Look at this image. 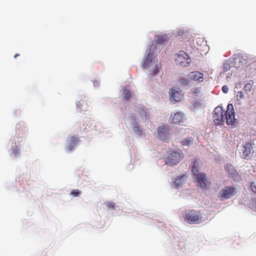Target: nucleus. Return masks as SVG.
I'll return each instance as SVG.
<instances>
[{
    "label": "nucleus",
    "mask_w": 256,
    "mask_h": 256,
    "mask_svg": "<svg viewBox=\"0 0 256 256\" xmlns=\"http://www.w3.org/2000/svg\"><path fill=\"white\" fill-rule=\"evenodd\" d=\"M184 218L190 224H198L203 221L202 214L200 210H186Z\"/></svg>",
    "instance_id": "2"
},
{
    "label": "nucleus",
    "mask_w": 256,
    "mask_h": 256,
    "mask_svg": "<svg viewBox=\"0 0 256 256\" xmlns=\"http://www.w3.org/2000/svg\"><path fill=\"white\" fill-rule=\"evenodd\" d=\"M231 169H235L234 167L230 165L226 166V168L225 169L226 172L228 176L232 175V174H233V170H231Z\"/></svg>",
    "instance_id": "27"
},
{
    "label": "nucleus",
    "mask_w": 256,
    "mask_h": 256,
    "mask_svg": "<svg viewBox=\"0 0 256 256\" xmlns=\"http://www.w3.org/2000/svg\"><path fill=\"white\" fill-rule=\"evenodd\" d=\"M244 148L243 156L244 158H247L254 152L253 146L250 142L246 143L244 146Z\"/></svg>",
    "instance_id": "10"
},
{
    "label": "nucleus",
    "mask_w": 256,
    "mask_h": 256,
    "mask_svg": "<svg viewBox=\"0 0 256 256\" xmlns=\"http://www.w3.org/2000/svg\"><path fill=\"white\" fill-rule=\"evenodd\" d=\"M78 142L79 140L77 137L75 136H71L70 138L68 146L66 148V150L68 152L72 151L74 148L76 146V144L78 143Z\"/></svg>",
    "instance_id": "14"
},
{
    "label": "nucleus",
    "mask_w": 256,
    "mask_h": 256,
    "mask_svg": "<svg viewBox=\"0 0 256 256\" xmlns=\"http://www.w3.org/2000/svg\"><path fill=\"white\" fill-rule=\"evenodd\" d=\"M186 179V176H179L175 181L174 183L177 187H180Z\"/></svg>",
    "instance_id": "22"
},
{
    "label": "nucleus",
    "mask_w": 256,
    "mask_h": 256,
    "mask_svg": "<svg viewBox=\"0 0 256 256\" xmlns=\"http://www.w3.org/2000/svg\"><path fill=\"white\" fill-rule=\"evenodd\" d=\"M136 126L134 127V131L136 134L140 136L142 134V130L139 126H137L138 124L136 122Z\"/></svg>",
    "instance_id": "25"
},
{
    "label": "nucleus",
    "mask_w": 256,
    "mask_h": 256,
    "mask_svg": "<svg viewBox=\"0 0 256 256\" xmlns=\"http://www.w3.org/2000/svg\"><path fill=\"white\" fill-rule=\"evenodd\" d=\"M225 118L228 125L236 126V119L233 105L229 104L227 106L226 111L225 112Z\"/></svg>",
    "instance_id": "4"
},
{
    "label": "nucleus",
    "mask_w": 256,
    "mask_h": 256,
    "mask_svg": "<svg viewBox=\"0 0 256 256\" xmlns=\"http://www.w3.org/2000/svg\"><path fill=\"white\" fill-rule=\"evenodd\" d=\"M233 170V174L231 176H229L230 178L234 181H239L241 180L240 176L238 174V172L235 169H231Z\"/></svg>",
    "instance_id": "20"
},
{
    "label": "nucleus",
    "mask_w": 256,
    "mask_h": 256,
    "mask_svg": "<svg viewBox=\"0 0 256 256\" xmlns=\"http://www.w3.org/2000/svg\"><path fill=\"white\" fill-rule=\"evenodd\" d=\"M237 193L236 188L233 187H225V199L232 198Z\"/></svg>",
    "instance_id": "15"
},
{
    "label": "nucleus",
    "mask_w": 256,
    "mask_h": 256,
    "mask_svg": "<svg viewBox=\"0 0 256 256\" xmlns=\"http://www.w3.org/2000/svg\"><path fill=\"white\" fill-rule=\"evenodd\" d=\"M106 206L108 208H114V202H108L106 204Z\"/></svg>",
    "instance_id": "31"
},
{
    "label": "nucleus",
    "mask_w": 256,
    "mask_h": 256,
    "mask_svg": "<svg viewBox=\"0 0 256 256\" xmlns=\"http://www.w3.org/2000/svg\"><path fill=\"white\" fill-rule=\"evenodd\" d=\"M224 111L221 106L216 107L214 110V122L216 124H221L223 122Z\"/></svg>",
    "instance_id": "6"
},
{
    "label": "nucleus",
    "mask_w": 256,
    "mask_h": 256,
    "mask_svg": "<svg viewBox=\"0 0 256 256\" xmlns=\"http://www.w3.org/2000/svg\"><path fill=\"white\" fill-rule=\"evenodd\" d=\"M220 196L222 197H224V191H223L222 190L221 192Z\"/></svg>",
    "instance_id": "36"
},
{
    "label": "nucleus",
    "mask_w": 256,
    "mask_h": 256,
    "mask_svg": "<svg viewBox=\"0 0 256 256\" xmlns=\"http://www.w3.org/2000/svg\"><path fill=\"white\" fill-rule=\"evenodd\" d=\"M192 172L195 176L196 182L197 184L202 188H204L210 184L206 175L204 173L200 172V164L196 160L192 162Z\"/></svg>",
    "instance_id": "1"
},
{
    "label": "nucleus",
    "mask_w": 256,
    "mask_h": 256,
    "mask_svg": "<svg viewBox=\"0 0 256 256\" xmlns=\"http://www.w3.org/2000/svg\"><path fill=\"white\" fill-rule=\"evenodd\" d=\"M188 78L190 80L201 82L204 80V74L198 71L192 72L188 74Z\"/></svg>",
    "instance_id": "8"
},
{
    "label": "nucleus",
    "mask_w": 256,
    "mask_h": 256,
    "mask_svg": "<svg viewBox=\"0 0 256 256\" xmlns=\"http://www.w3.org/2000/svg\"><path fill=\"white\" fill-rule=\"evenodd\" d=\"M192 142L193 138L192 137H188L186 138H184L180 142L181 144L183 146H190L192 144Z\"/></svg>",
    "instance_id": "19"
},
{
    "label": "nucleus",
    "mask_w": 256,
    "mask_h": 256,
    "mask_svg": "<svg viewBox=\"0 0 256 256\" xmlns=\"http://www.w3.org/2000/svg\"><path fill=\"white\" fill-rule=\"evenodd\" d=\"M184 118L183 114L176 112L172 117L171 121L172 124H181L184 122Z\"/></svg>",
    "instance_id": "12"
},
{
    "label": "nucleus",
    "mask_w": 256,
    "mask_h": 256,
    "mask_svg": "<svg viewBox=\"0 0 256 256\" xmlns=\"http://www.w3.org/2000/svg\"><path fill=\"white\" fill-rule=\"evenodd\" d=\"M200 102H194V106H196L198 105H200Z\"/></svg>",
    "instance_id": "35"
},
{
    "label": "nucleus",
    "mask_w": 256,
    "mask_h": 256,
    "mask_svg": "<svg viewBox=\"0 0 256 256\" xmlns=\"http://www.w3.org/2000/svg\"><path fill=\"white\" fill-rule=\"evenodd\" d=\"M224 86H222V90L223 92H224Z\"/></svg>",
    "instance_id": "39"
},
{
    "label": "nucleus",
    "mask_w": 256,
    "mask_h": 256,
    "mask_svg": "<svg viewBox=\"0 0 256 256\" xmlns=\"http://www.w3.org/2000/svg\"><path fill=\"white\" fill-rule=\"evenodd\" d=\"M155 41L159 44H163L167 41V36H158L155 38Z\"/></svg>",
    "instance_id": "18"
},
{
    "label": "nucleus",
    "mask_w": 256,
    "mask_h": 256,
    "mask_svg": "<svg viewBox=\"0 0 256 256\" xmlns=\"http://www.w3.org/2000/svg\"><path fill=\"white\" fill-rule=\"evenodd\" d=\"M124 96L126 100H129L132 97V94L130 92L126 89H124Z\"/></svg>",
    "instance_id": "24"
},
{
    "label": "nucleus",
    "mask_w": 256,
    "mask_h": 256,
    "mask_svg": "<svg viewBox=\"0 0 256 256\" xmlns=\"http://www.w3.org/2000/svg\"><path fill=\"white\" fill-rule=\"evenodd\" d=\"M192 98L194 100H202V94L200 88H196L192 90Z\"/></svg>",
    "instance_id": "16"
},
{
    "label": "nucleus",
    "mask_w": 256,
    "mask_h": 256,
    "mask_svg": "<svg viewBox=\"0 0 256 256\" xmlns=\"http://www.w3.org/2000/svg\"><path fill=\"white\" fill-rule=\"evenodd\" d=\"M12 153L16 156L19 153V148L17 146H15L12 148Z\"/></svg>",
    "instance_id": "30"
},
{
    "label": "nucleus",
    "mask_w": 256,
    "mask_h": 256,
    "mask_svg": "<svg viewBox=\"0 0 256 256\" xmlns=\"http://www.w3.org/2000/svg\"><path fill=\"white\" fill-rule=\"evenodd\" d=\"M254 210L256 212V207L254 208Z\"/></svg>",
    "instance_id": "40"
},
{
    "label": "nucleus",
    "mask_w": 256,
    "mask_h": 256,
    "mask_svg": "<svg viewBox=\"0 0 256 256\" xmlns=\"http://www.w3.org/2000/svg\"><path fill=\"white\" fill-rule=\"evenodd\" d=\"M228 90V88L225 86V90L224 92L226 93Z\"/></svg>",
    "instance_id": "37"
},
{
    "label": "nucleus",
    "mask_w": 256,
    "mask_h": 256,
    "mask_svg": "<svg viewBox=\"0 0 256 256\" xmlns=\"http://www.w3.org/2000/svg\"><path fill=\"white\" fill-rule=\"evenodd\" d=\"M84 98V99H81L78 100L76 103L77 108L80 111H86L88 107V104L87 102V100Z\"/></svg>",
    "instance_id": "13"
},
{
    "label": "nucleus",
    "mask_w": 256,
    "mask_h": 256,
    "mask_svg": "<svg viewBox=\"0 0 256 256\" xmlns=\"http://www.w3.org/2000/svg\"><path fill=\"white\" fill-rule=\"evenodd\" d=\"M158 133L160 140H166L169 136V128L168 126L164 125L160 126L158 130Z\"/></svg>",
    "instance_id": "7"
},
{
    "label": "nucleus",
    "mask_w": 256,
    "mask_h": 256,
    "mask_svg": "<svg viewBox=\"0 0 256 256\" xmlns=\"http://www.w3.org/2000/svg\"><path fill=\"white\" fill-rule=\"evenodd\" d=\"M252 88V84L250 82L246 84L244 88V90L246 92H248L251 90Z\"/></svg>",
    "instance_id": "29"
},
{
    "label": "nucleus",
    "mask_w": 256,
    "mask_h": 256,
    "mask_svg": "<svg viewBox=\"0 0 256 256\" xmlns=\"http://www.w3.org/2000/svg\"><path fill=\"white\" fill-rule=\"evenodd\" d=\"M190 80L188 78V79H186V78H181L180 79V84H182V85H188L189 84V82H190Z\"/></svg>",
    "instance_id": "28"
},
{
    "label": "nucleus",
    "mask_w": 256,
    "mask_h": 256,
    "mask_svg": "<svg viewBox=\"0 0 256 256\" xmlns=\"http://www.w3.org/2000/svg\"><path fill=\"white\" fill-rule=\"evenodd\" d=\"M19 56V54H15V55H14V58H16L17 56Z\"/></svg>",
    "instance_id": "38"
},
{
    "label": "nucleus",
    "mask_w": 256,
    "mask_h": 256,
    "mask_svg": "<svg viewBox=\"0 0 256 256\" xmlns=\"http://www.w3.org/2000/svg\"><path fill=\"white\" fill-rule=\"evenodd\" d=\"M176 64L182 67L188 66L190 62L188 55L184 51L180 52L176 58Z\"/></svg>",
    "instance_id": "5"
},
{
    "label": "nucleus",
    "mask_w": 256,
    "mask_h": 256,
    "mask_svg": "<svg viewBox=\"0 0 256 256\" xmlns=\"http://www.w3.org/2000/svg\"><path fill=\"white\" fill-rule=\"evenodd\" d=\"M158 72V68H156V69H154L152 71V74L155 75L156 74H157Z\"/></svg>",
    "instance_id": "34"
},
{
    "label": "nucleus",
    "mask_w": 256,
    "mask_h": 256,
    "mask_svg": "<svg viewBox=\"0 0 256 256\" xmlns=\"http://www.w3.org/2000/svg\"><path fill=\"white\" fill-rule=\"evenodd\" d=\"M70 194L74 197H78L80 196V192L78 189H74L71 191Z\"/></svg>",
    "instance_id": "26"
},
{
    "label": "nucleus",
    "mask_w": 256,
    "mask_h": 256,
    "mask_svg": "<svg viewBox=\"0 0 256 256\" xmlns=\"http://www.w3.org/2000/svg\"><path fill=\"white\" fill-rule=\"evenodd\" d=\"M170 96L171 99L176 102H180L182 98L181 92L178 90L176 88H172L170 90Z\"/></svg>",
    "instance_id": "9"
},
{
    "label": "nucleus",
    "mask_w": 256,
    "mask_h": 256,
    "mask_svg": "<svg viewBox=\"0 0 256 256\" xmlns=\"http://www.w3.org/2000/svg\"><path fill=\"white\" fill-rule=\"evenodd\" d=\"M184 154L181 150L170 152L165 160V163L170 166L178 164L183 159Z\"/></svg>",
    "instance_id": "3"
},
{
    "label": "nucleus",
    "mask_w": 256,
    "mask_h": 256,
    "mask_svg": "<svg viewBox=\"0 0 256 256\" xmlns=\"http://www.w3.org/2000/svg\"><path fill=\"white\" fill-rule=\"evenodd\" d=\"M137 112L141 116H146V112L144 107H140L137 108Z\"/></svg>",
    "instance_id": "23"
},
{
    "label": "nucleus",
    "mask_w": 256,
    "mask_h": 256,
    "mask_svg": "<svg viewBox=\"0 0 256 256\" xmlns=\"http://www.w3.org/2000/svg\"><path fill=\"white\" fill-rule=\"evenodd\" d=\"M233 170V174L231 176H229L230 178L234 181H239L241 180L240 176L238 174V172L235 169H231Z\"/></svg>",
    "instance_id": "21"
},
{
    "label": "nucleus",
    "mask_w": 256,
    "mask_h": 256,
    "mask_svg": "<svg viewBox=\"0 0 256 256\" xmlns=\"http://www.w3.org/2000/svg\"><path fill=\"white\" fill-rule=\"evenodd\" d=\"M234 66L236 68L240 67L242 64H246V60L244 59V56L241 54L236 55L234 58Z\"/></svg>",
    "instance_id": "11"
},
{
    "label": "nucleus",
    "mask_w": 256,
    "mask_h": 256,
    "mask_svg": "<svg viewBox=\"0 0 256 256\" xmlns=\"http://www.w3.org/2000/svg\"><path fill=\"white\" fill-rule=\"evenodd\" d=\"M153 58V54L150 52L148 54L144 60L143 66L144 68H146L152 62Z\"/></svg>",
    "instance_id": "17"
},
{
    "label": "nucleus",
    "mask_w": 256,
    "mask_h": 256,
    "mask_svg": "<svg viewBox=\"0 0 256 256\" xmlns=\"http://www.w3.org/2000/svg\"><path fill=\"white\" fill-rule=\"evenodd\" d=\"M251 188H252V190L255 193H256V186H254V184L252 183L251 184Z\"/></svg>",
    "instance_id": "32"
},
{
    "label": "nucleus",
    "mask_w": 256,
    "mask_h": 256,
    "mask_svg": "<svg viewBox=\"0 0 256 256\" xmlns=\"http://www.w3.org/2000/svg\"><path fill=\"white\" fill-rule=\"evenodd\" d=\"M238 96H240V98H242L244 97V94L242 92H238Z\"/></svg>",
    "instance_id": "33"
}]
</instances>
